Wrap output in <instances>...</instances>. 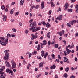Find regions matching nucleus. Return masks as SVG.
Masks as SVG:
<instances>
[{
    "label": "nucleus",
    "instance_id": "nucleus-1",
    "mask_svg": "<svg viewBox=\"0 0 78 78\" xmlns=\"http://www.w3.org/2000/svg\"><path fill=\"white\" fill-rule=\"evenodd\" d=\"M30 27H32L30 28L29 30H32V32H36L41 29V27L36 28V22L35 21L31 23L30 24Z\"/></svg>",
    "mask_w": 78,
    "mask_h": 78
},
{
    "label": "nucleus",
    "instance_id": "nucleus-2",
    "mask_svg": "<svg viewBox=\"0 0 78 78\" xmlns=\"http://www.w3.org/2000/svg\"><path fill=\"white\" fill-rule=\"evenodd\" d=\"M7 37H6V39H5V38L1 37L0 39L1 40H2V41L7 42V44H8V37H11V34H8L7 35Z\"/></svg>",
    "mask_w": 78,
    "mask_h": 78
},
{
    "label": "nucleus",
    "instance_id": "nucleus-3",
    "mask_svg": "<svg viewBox=\"0 0 78 78\" xmlns=\"http://www.w3.org/2000/svg\"><path fill=\"white\" fill-rule=\"evenodd\" d=\"M11 63L12 65V67L11 68L14 69V68H16V63L14 62V60H12Z\"/></svg>",
    "mask_w": 78,
    "mask_h": 78
},
{
    "label": "nucleus",
    "instance_id": "nucleus-4",
    "mask_svg": "<svg viewBox=\"0 0 78 78\" xmlns=\"http://www.w3.org/2000/svg\"><path fill=\"white\" fill-rule=\"evenodd\" d=\"M62 17H63L62 15H60L58 17H57L55 18V20H61L62 19Z\"/></svg>",
    "mask_w": 78,
    "mask_h": 78
},
{
    "label": "nucleus",
    "instance_id": "nucleus-5",
    "mask_svg": "<svg viewBox=\"0 0 78 78\" xmlns=\"http://www.w3.org/2000/svg\"><path fill=\"white\" fill-rule=\"evenodd\" d=\"M66 51H67V54H69L71 52V50L68 49V46H66Z\"/></svg>",
    "mask_w": 78,
    "mask_h": 78
},
{
    "label": "nucleus",
    "instance_id": "nucleus-6",
    "mask_svg": "<svg viewBox=\"0 0 78 78\" xmlns=\"http://www.w3.org/2000/svg\"><path fill=\"white\" fill-rule=\"evenodd\" d=\"M9 59V55L5 54V56L4 57V60H8Z\"/></svg>",
    "mask_w": 78,
    "mask_h": 78
},
{
    "label": "nucleus",
    "instance_id": "nucleus-7",
    "mask_svg": "<svg viewBox=\"0 0 78 78\" xmlns=\"http://www.w3.org/2000/svg\"><path fill=\"white\" fill-rule=\"evenodd\" d=\"M6 44H7V42L5 41H3V40H2V42L1 44V45H3V46H6Z\"/></svg>",
    "mask_w": 78,
    "mask_h": 78
},
{
    "label": "nucleus",
    "instance_id": "nucleus-8",
    "mask_svg": "<svg viewBox=\"0 0 78 78\" xmlns=\"http://www.w3.org/2000/svg\"><path fill=\"white\" fill-rule=\"evenodd\" d=\"M5 63L6 64V67H8L9 68V67H11V65H10V64H9L8 62L6 61H5Z\"/></svg>",
    "mask_w": 78,
    "mask_h": 78
},
{
    "label": "nucleus",
    "instance_id": "nucleus-9",
    "mask_svg": "<svg viewBox=\"0 0 78 78\" xmlns=\"http://www.w3.org/2000/svg\"><path fill=\"white\" fill-rule=\"evenodd\" d=\"M64 7H65L64 9L65 11H66V10L67 9L68 7H69V4L67 3H66V4L65 5Z\"/></svg>",
    "mask_w": 78,
    "mask_h": 78
},
{
    "label": "nucleus",
    "instance_id": "nucleus-10",
    "mask_svg": "<svg viewBox=\"0 0 78 78\" xmlns=\"http://www.w3.org/2000/svg\"><path fill=\"white\" fill-rule=\"evenodd\" d=\"M56 67V65H53V66H51L50 69H51V70H53V69H55Z\"/></svg>",
    "mask_w": 78,
    "mask_h": 78
},
{
    "label": "nucleus",
    "instance_id": "nucleus-11",
    "mask_svg": "<svg viewBox=\"0 0 78 78\" xmlns=\"http://www.w3.org/2000/svg\"><path fill=\"white\" fill-rule=\"evenodd\" d=\"M2 17H3V20L4 22H6V19L7 18V16H5V15H3L2 16Z\"/></svg>",
    "mask_w": 78,
    "mask_h": 78
},
{
    "label": "nucleus",
    "instance_id": "nucleus-12",
    "mask_svg": "<svg viewBox=\"0 0 78 78\" xmlns=\"http://www.w3.org/2000/svg\"><path fill=\"white\" fill-rule=\"evenodd\" d=\"M44 2H41V8L43 9L44 8Z\"/></svg>",
    "mask_w": 78,
    "mask_h": 78
},
{
    "label": "nucleus",
    "instance_id": "nucleus-13",
    "mask_svg": "<svg viewBox=\"0 0 78 78\" xmlns=\"http://www.w3.org/2000/svg\"><path fill=\"white\" fill-rule=\"evenodd\" d=\"M50 3L51 5V7H55V4H54V3H53V2H50Z\"/></svg>",
    "mask_w": 78,
    "mask_h": 78
},
{
    "label": "nucleus",
    "instance_id": "nucleus-14",
    "mask_svg": "<svg viewBox=\"0 0 78 78\" xmlns=\"http://www.w3.org/2000/svg\"><path fill=\"white\" fill-rule=\"evenodd\" d=\"M76 20H73L71 22V25H73V23H76Z\"/></svg>",
    "mask_w": 78,
    "mask_h": 78
},
{
    "label": "nucleus",
    "instance_id": "nucleus-15",
    "mask_svg": "<svg viewBox=\"0 0 78 78\" xmlns=\"http://www.w3.org/2000/svg\"><path fill=\"white\" fill-rule=\"evenodd\" d=\"M23 3H24V0H21L20 3V5H23Z\"/></svg>",
    "mask_w": 78,
    "mask_h": 78
},
{
    "label": "nucleus",
    "instance_id": "nucleus-16",
    "mask_svg": "<svg viewBox=\"0 0 78 78\" xmlns=\"http://www.w3.org/2000/svg\"><path fill=\"white\" fill-rule=\"evenodd\" d=\"M44 53H45V51L44 50H42L41 51V56L42 57H44Z\"/></svg>",
    "mask_w": 78,
    "mask_h": 78
},
{
    "label": "nucleus",
    "instance_id": "nucleus-17",
    "mask_svg": "<svg viewBox=\"0 0 78 78\" xmlns=\"http://www.w3.org/2000/svg\"><path fill=\"white\" fill-rule=\"evenodd\" d=\"M46 26L47 28H48L49 27H51L50 24H49V23H47L46 24Z\"/></svg>",
    "mask_w": 78,
    "mask_h": 78
},
{
    "label": "nucleus",
    "instance_id": "nucleus-18",
    "mask_svg": "<svg viewBox=\"0 0 78 78\" xmlns=\"http://www.w3.org/2000/svg\"><path fill=\"white\" fill-rule=\"evenodd\" d=\"M69 67H67L66 68H65V71L66 72H69Z\"/></svg>",
    "mask_w": 78,
    "mask_h": 78
},
{
    "label": "nucleus",
    "instance_id": "nucleus-19",
    "mask_svg": "<svg viewBox=\"0 0 78 78\" xmlns=\"http://www.w3.org/2000/svg\"><path fill=\"white\" fill-rule=\"evenodd\" d=\"M64 62H67V61H68V59H67V58L66 57H64Z\"/></svg>",
    "mask_w": 78,
    "mask_h": 78
},
{
    "label": "nucleus",
    "instance_id": "nucleus-20",
    "mask_svg": "<svg viewBox=\"0 0 78 78\" xmlns=\"http://www.w3.org/2000/svg\"><path fill=\"white\" fill-rule=\"evenodd\" d=\"M43 45H45L47 44V41L46 40H44L43 41Z\"/></svg>",
    "mask_w": 78,
    "mask_h": 78
},
{
    "label": "nucleus",
    "instance_id": "nucleus-21",
    "mask_svg": "<svg viewBox=\"0 0 78 78\" xmlns=\"http://www.w3.org/2000/svg\"><path fill=\"white\" fill-rule=\"evenodd\" d=\"M55 48H58L59 47V44H55L54 45Z\"/></svg>",
    "mask_w": 78,
    "mask_h": 78
},
{
    "label": "nucleus",
    "instance_id": "nucleus-22",
    "mask_svg": "<svg viewBox=\"0 0 78 78\" xmlns=\"http://www.w3.org/2000/svg\"><path fill=\"white\" fill-rule=\"evenodd\" d=\"M8 52H9V50H5L4 51L5 53V54H7L8 55H9Z\"/></svg>",
    "mask_w": 78,
    "mask_h": 78
},
{
    "label": "nucleus",
    "instance_id": "nucleus-23",
    "mask_svg": "<svg viewBox=\"0 0 78 78\" xmlns=\"http://www.w3.org/2000/svg\"><path fill=\"white\" fill-rule=\"evenodd\" d=\"M50 36V32H48L47 33L48 38H49V39Z\"/></svg>",
    "mask_w": 78,
    "mask_h": 78
},
{
    "label": "nucleus",
    "instance_id": "nucleus-24",
    "mask_svg": "<svg viewBox=\"0 0 78 78\" xmlns=\"http://www.w3.org/2000/svg\"><path fill=\"white\" fill-rule=\"evenodd\" d=\"M40 66L39 67H43V63L42 62H41L39 64Z\"/></svg>",
    "mask_w": 78,
    "mask_h": 78
},
{
    "label": "nucleus",
    "instance_id": "nucleus-25",
    "mask_svg": "<svg viewBox=\"0 0 78 78\" xmlns=\"http://www.w3.org/2000/svg\"><path fill=\"white\" fill-rule=\"evenodd\" d=\"M47 56H48V52H46L45 54V55H44V58H47Z\"/></svg>",
    "mask_w": 78,
    "mask_h": 78
},
{
    "label": "nucleus",
    "instance_id": "nucleus-26",
    "mask_svg": "<svg viewBox=\"0 0 78 78\" xmlns=\"http://www.w3.org/2000/svg\"><path fill=\"white\" fill-rule=\"evenodd\" d=\"M67 11L68 12H72V9H68Z\"/></svg>",
    "mask_w": 78,
    "mask_h": 78
},
{
    "label": "nucleus",
    "instance_id": "nucleus-27",
    "mask_svg": "<svg viewBox=\"0 0 78 78\" xmlns=\"http://www.w3.org/2000/svg\"><path fill=\"white\" fill-rule=\"evenodd\" d=\"M68 75H67V73H65L64 74L63 76L64 78H67V76Z\"/></svg>",
    "mask_w": 78,
    "mask_h": 78
},
{
    "label": "nucleus",
    "instance_id": "nucleus-28",
    "mask_svg": "<svg viewBox=\"0 0 78 78\" xmlns=\"http://www.w3.org/2000/svg\"><path fill=\"white\" fill-rule=\"evenodd\" d=\"M42 24H43V25H46V23L45 22V21H43L41 22Z\"/></svg>",
    "mask_w": 78,
    "mask_h": 78
},
{
    "label": "nucleus",
    "instance_id": "nucleus-29",
    "mask_svg": "<svg viewBox=\"0 0 78 78\" xmlns=\"http://www.w3.org/2000/svg\"><path fill=\"white\" fill-rule=\"evenodd\" d=\"M64 53L65 56H67V52H66V51H64Z\"/></svg>",
    "mask_w": 78,
    "mask_h": 78
},
{
    "label": "nucleus",
    "instance_id": "nucleus-30",
    "mask_svg": "<svg viewBox=\"0 0 78 78\" xmlns=\"http://www.w3.org/2000/svg\"><path fill=\"white\" fill-rule=\"evenodd\" d=\"M1 9L2 10H5V6L4 5H3L1 7Z\"/></svg>",
    "mask_w": 78,
    "mask_h": 78
},
{
    "label": "nucleus",
    "instance_id": "nucleus-31",
    "mask_svg": "<svg viewBox=\"0 0 78 78\" xmlns=\"http://www.w3.org/2000/svg\"><path fill=\"white\" fill-rule=\"evenodd\" d=\"M12 30L13 31V32H14V33H16V32L17 31V30L15 28H13Z\"/></svg>",
    "mask_w": 78,
    "mask_h": 78
},
{
    "label": "nucleus",
    "instance_id": "nucleus-32",
    "mask_svg": "<svg viewBox=\"0 0 78 78\" xmlns=\"http://www.w3.org/2000/svg\"><path fill=\"white\" fill-rule=\"evenodd\" d=\"M14 12V10L12 9L10 11L11 14H13V12Z\"/></svg>",
    "mask_w": 78,
    "mask_h": 78
},
{
    "label": "nucleus",
    "instance_id": "nucleus-33",
    "mask_svg": "<svg viewBox=\"0 0 78 78\" xmlns=\"http://www.w3.org/2000/svg\"><path fill=\"white\" fill-rule=\"evenodd\" d=\"M30 66H31V64H30V63L28 65H27V69H29V67H30Z\"/></svg>",
    "mask_w": 78,
    "mask_h": 78
},
{
    "label": "nucleus",
    "instance_id": "nucleus-34",
    "mask_svg": "<svg viewBox=\"0 0 78 78\" xmlns=\"http://www.w3.org/2000/svg\"><path fill=\"white\" fill-rule=\"evenodd\" d=\"M67 26H68V27H69V28H70V27H71V25H70V24H69V23H67Z\"/></svg>",
    "mask_w": 78,
    "mask_h": 78
},
{
    "label": "nucleus",
    "instance_id": "nucleus-35",
    "mask_svg": "<svg viewBox=\"0 0 78 78\" xmlns=\"http://www.w3.org/2000/svg\"><path fill=\"white\" fill-rule=\"evenodd\" d=\"M33 37H34V39H36L37 37H38L37 35H33Z\"/></svg>",
    "mask_w": 78,
    "mask_h": 78
},
{
    "label": "nucleus",
    "instance_id": "nucleus-36",
    "mask_svg": "<svg viewBox=\"0 0 78 78\" xmlns=\"http://www.w3.org/2000/svg\"><path fill=\"white\" fill-rule=\"evenodd\" d=\"M52 12L51 10H50L49 12L48 15H51V13Z\"/></svg>",
    "mask_w": 78,
    "mask_h": 78
},
{
    "label": "nucleus",
    "instance_id": "nucleus-37",
    "mask_svg": "<svg viewBox=\"0 0 78 78\" xmlns=\"http://www.w3.org/2000/svg\"><path fill=\"white\" fill-rule=\"evenodd\" d=\"M9 71H10V69H7L6 70V72H7V73H9Z\"/></svg>",
    "mask_w": 78,
    "mask_h": 78
},
{
    "label": "nucleus",
    "instance_id": "nucleus-38",
    "mask_svg": "<svg viewBox=\"0 0 78 78\" xmlns=\"http://www.w3.org/2000/svg\"><path fill=\"white\" fill-rule=\"evenodd\" d=\"M51 56L53 59H55V55L54 54H52Z\"/></svg>",
    "mask_w": 78,
    "mask_h": 78
},
{
    "label": "nucleus",
    "instance_id": "nucleus-39",
    "mask_svg": "<svg viewBox=\"0 0 78 78\" xmlns=\"http://www.w3.org/2000/svg\"><path fill=\"white\" fill-rule=\"evenodd\" d=\"M59 34L60 36H61L62 35V32L60 31L59 32Z\"/></svg>",
    "mask_w": 78,
    "mask_h": 78
},
{
    "label": "nucleus",
    "instance_id": "nucleus-40",
    "mask_svg": "<svg viewBox=\"0 0 78 78\" xmlns=\"http://www.w3.org/2000/svg\"><path fill=\"white\" fill-rule=\"evenodd\" d=\"M25 33L26 34H28V29L27 30L25 31Z\"/></svg>",
    "mask_w": 78,
    "mask_h": 78
},
{
    "label": "nucleus",
    "instance_id": "nucleus-41",
    "mask_svg": "<svg viewBox=\"0 0 78 78\" xmlns=\"http://www.w3.org/2000/svg\"><path fill=\"white\" fill-rule=\"evenodd\" d=\"M51 44V42L50 41H48V45H50Z\"/></svg>",
    "mask_w": 78,
    "mask_h": 78
},
{
    "label": "nucleus",
    "instance_id": "nucleus-42",
    "mask_svg": "<svg viewBox=\"0 0 78 78\" xmlns=\"http://www.w3.org/2000/svg\"><path fill=\"white\" fill-rule=\"evenodd\" d=\"M34 8L36 9H38V8H39V5H37L36 7H34Z\"/></svg>",
    "mask_w": 78,
    "mask_h": 78
},
{
    "label": "nucleus",
    "instance_id": "nucleus-43",
    "mask_svg": "<svg viewBox=\"0 0 78 78\" xmlns=\"http://www.w3.org/2000/svg\"><path fill=\"white\" fill-rule=\"evenodd\" d=\"M58 58H59V59H61V57H60V55H58Z\"/></svg>",
    "mask_w": 78,
    "mask_h": 78
},
{
    "label": "nucleus",
    "instance_id": "nucleus-44",
    "mask_svg": "<svg viewBox=\"0 0 78 78\" xmlns=\"http://www.w3.org/2000/svg\"><path fill=\"white\" fill-rule=\"evenodd\" d=\"M13 73V71H12L11 70H10V71H9V73Z\"/></svg>",
    "mask_w": 78,
    "mask_h": 78
},
{
    "label": "nucleus",
    "instance_id": "nucleus-45",
    "mask_svg": "<svg viewBox=\"0 0 78 78\" xmlns=\"http://www.w3.org/2000/svg\"><path fill=\"white\" fill-rule=\"evenodd\" d=\"M4 73H5L4 72H0V74L2 75H3Z\"/></svg>",
    "mask_w": 78,
    "mask_h": 78
},
{
    "label": "nucleus",
    "instance_id": "nucleus-46",
    "mask_svg": "<svg viewBox=\"0 0 78 78\" xmlns=\"http://www.w3.org/2000/svg\"><path fill=\"white\" fill-rule=\"evenodd\" d=\"M0 78H5V76H4L3 75H1L0 76Z\"/></svg>",
    "mask_w": 78,
    "mask_h": 78
},
{
    "label": "nucleus",
    "instance_id": "nucleus-47",
    "mask_svg": "<svg viewBox=\"0 0 78 78\" xmlns=\"http://www.w3.org/2000/svg\"><path fill=\"white\" fill-rule=\"evenodd\" d=\"M74 48V45L72 44V45L70 47V48Z\"/></svg>",
    "mask_w": 78,
    "mask_h": 78
},
{
    "label": "nucleus",
    "instance_id": "nucleus-48",
    "mask_svg": "<svg viewBox=\"0 0 78 78\" xmlns=\"http://www.w3.org/2000/svg\"><path fill=\"white\" fill-rule=\"evenodd\" d=\"M56 61H57L58 62V63H59V60L58 58H57L56 59Z\"/></svg>",
    "mask_w": 78,
    "mask_h": 78
},
{
    "label": "nucleus",
    "instance_id": "nucleus-49",
    "mask_svg": "<svg viewBox=\"0 0 78 78\" xmlns=\"http://www.w3.org/2000/svg\"><path fill=\"white\" fill-rule=\"evenodd\" d=\"M63 42H64V44H65V45L66 44V41H65L64 40H63Z\"/></svg>",
    "mask_w": 78,
    "mask_h": 78
},
{
    "label": "nucleus",
    "instance_id": "nucleus-50",
    "mask_svg": "<svg viewBox=\"0 0 78 78\" xmlns=\"http://www.w3.org/2000/svg\"><path fill=\"white\" fill-rule=\"evenodd\" d=\"M40 49H41V48L37 47V51H39V50H40Z\"/></svg>",
    "mask_w": 78,
    "mask_h": 78
},
{
    "label": "nucleus",
    "instance_id": "nucleus-51",
    "mask_svg": "<svg viewBox=\"0 0 78 78\" xmlns=\"http://www.w3.org/2000/svg\"><path fill=\"white\" fill-rule=\"evenodd\" d=\"M11 36L12 37H16V36L15 35H11Z\"/></svg>",
    "mask_w": 78,
    "mask_h": 78
},
{
    "label": "nucleus",
    "instance_id": "nucleus-52",
    "mask_svg": "<svg viewBox=\"0 0 78 78\" xmlns=\"http://www.w3.org/2000/svg\"><path fill=\"white\" fill-rule=\"evenodd\" d=\"M70 78H75V76L73 75H72L71 76Z\"/></svg>",
    "mask_w": 78,
    "mask_h": 78
},
{
    "label": "nucleus",
    "instance_id": "nucleus-53",
    "mask_svg": "<svg viewBox=\"0 0 78 78\" xmlns=\"http://www.w3.org/2000/svg\"><path fill=\"white\" fill-rule=\"evenodd\" d=\"M21 66V63H20L19 66H18V68H20V66Z\"/></svg>",
    "mask_w": 78,
    "mask_h": 78
},
{
    "label": "nucleus",
    "instance_id": "nucleus-54",
    "mask_svg": "<svg viewBox=\"0 0 78 78\" xmlns=\"http://www.w3.org/2000/svg\"><path fill=\"white\" fill-rule=\"evenodd\" d=\"M28 12H26L25 13V15H26V16H28Z\"/></svg>",
    "mask_w": 78,
    "mask_h": 78
},
{
    "label": "nucleus",
    "instance_id": "nucleus-55",
    "mask_svg": "<svg viewBox=\"0 0 78 78\" xmlns=\"http://www.w3.org/2000/svg\"><path fill=\"white\" fill-rule=\"evenodd\" d=\"M40 39H41V40H42V39H44V37H43L42 36H41Z\"/></svg>",
    "mask_w": 78,
    "mask_h": 78
},
{
    "label": "nucleus",
    "instance_id": "nucleus-56",
    "mask_svg": "<svg viewBox=\"0 0 78 78\" xmlns=\"http://www.w3.org/2000/svg\"><path fill=\"white\" fill-rule=\"evenodd\" d=\"M3 70L2 68L0 69V72H3Z\"/></svg>",
    "mask_w": 78,
    "mask_h": 78
},
{
    "label": "nucleus",
    "instance_id": "nucleus-57",
    "mask_svg": "<svg viewBox=\"0 0 78 78\" xmlns=\"http://www.w3.org/2000/svg\"><path fill=\"white\" fill-rule=\"evenodd\" d=\"M34 54H35V55H36L37 52H36V51L35 50H34Z\"/></svg>",
    "mask_w": 78,
    "mask_h": 78
},
{
    "label": "nucleus",
    "instance_id": "nucleus-58",
    "mask_svg": "<svg viewBox=\"0 0 78 78\" xmlns=\"http://www.w3.org/2000/svg\"><path fill=\"white\" fill-rule=\"evenodd\" d=\"M78 61V59H77V58L76 57L75 58V61Z\"/></svg>",
    "mask_w": 78,
    "mask_h": 78
},
{
    "label": "nucleus",
    "instance_id": "nucleus-59",
    "mask_svg": "<svg viewBox=\"0 0 78 78\" xmlns=\"http://www.w3.org/2000/svg\"><path fill=\"white\" fill-rule=\"evenodd\" d=\"M26 64V62L25 61V60H23V64Z\"/></svg>",
    "mask_w": 78,
    "mask_h": 78
},
{
    "label": "nucleus",
    "instance_id": "nucleus-60",
    "mask_svg": "<svg viewBox=\"0 0 78 78\" xmlns=\"http://www.w3.org/2000/svg\"><path fill=\"white\" fill-rule=\"evenodd\" d=\"M33 19H31V20L29 21V23H31V22H33Z\"/></svg>",
    "mask_w": 78,
    "mask_h": 78
},
{
    "label": "nucleus",
    "instance_id": "nucleus-61",
    "mask_svg": "<svg viewBox=\"0 0 78 78\" xmlns=\"http://www.w3.org/2000/svg\"><path fill=\"white\" fill-rule=\"evenodd\" d=\"M76 9H78V5H76V7H75Z\"/></svg>",
    "mask_w": 78,
    "mask_h": 78
},
{
    "label": "nucleus",
    "instance_id": "nucleus-62",
    "mask_svg": "<svg viewBox=\"0 0 78 78\" xmlns=\"http://www.w3.org/2000/svg\"><path fill=\"white\" fill-rule=\"evenodd\" d=\"M59 4H60V3H59V2H58L57 3L56 5H59Z\"/></svg>",
    "mask_w": 78,
    "mask_h": 78
},
{
    "label": "nucleus",
    "instance_id": "nucleus-63",
    "mask_svg": "<svg viewBox=\"0 0 78 78\" xmlns=\"http://www.w3.org/2000/svg\"><path fill=\"white\" fill-rule=\"evenodd\" d=\"M76 13H78V9H76Z\"/></svg>",
    "mask_w": 78,
    "mask_h": 78
},
{
    "label": "nucleus",
    "instance_id": "nucleus-64",
    "mask_svg": "<svg viewBox=\"0 0 78 78\" xmlns=\"http://www.w3.org/2000/svg\"><path fill=\"white\" fill-rule=\"evenodd\" d=\"M31 56V54L30 53L29 55V58H30Z\"/></svg>",
    "mask_w": 78,
    "mask_h": 78
}]
</instances>
